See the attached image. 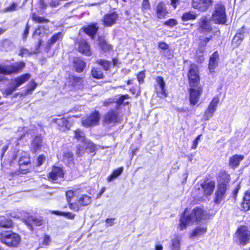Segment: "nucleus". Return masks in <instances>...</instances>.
Returning a JSON list of instances; mask_svg holds the SVG:
<instances>
[{"mask_svg":"<svg viewBox=\"0 0 250 250\" xmlns=\"http://www.w3.org/2000/svg\"><path fill=\"white\" fill-rule=\"evenodd\" d=\"M203 214V210L197 207L190 212L186 208L181 215L178 228L180 230H183L186 228L187 225L200 221Z\"/></svg>","mask_w":250,"mask_h":250,"instance_id":"1","label":"nucleus"},{"mask_svg":"<svg viewBox=\"0 0 250 250\" xmlns=\"http://www.w3.org/2000/svg\"><path fill=\"white\" fill-rule=\"evenodd\" d=\"M31 75L26 73L12 79L10 82V86L3 90V94L6 96L12 94L19 86L28 81Z\"/></svg>","mask_w":250,"mask_h":250,"instance_id":"2","label":"nucleus"},{"mask_svg":"<svg viewBox=\"0 0 250 250\" xmlns=\"http://www.w3.org/2000/svg\"><path fill=\"white\" fill-rule=\"evenodd\" d=\"M24 62L21 61L10 65L0 64V74L10 75L20 73L25 67Z\"/></svg>","mask_w":250,"mask_h":250,"instance_id":"3","label":"nucleus"},{"mask_svg":"<svg viewBox=\"0 0 250 250\" xmlns=\"http://www.w3.org/2000/svg\"><path fill=\"white\" fill-rule=\"evenodd\" d=\"M211 20L216 23L225 24L226 22V14L225 6L219 3L215 4Z\"/></svg>","mask_w":250,"mask_h":250,"instance_id":"4","label":"nucleus"},{"mask_svg":"<svg viewBox=\"0 0 250 250\" xmlns=\"http://www.w3.org/2000/svg\"><path fill=\"white\" fill-rule=\"evenodd\" d=\"M0 240L8 246L16 247L21 242V237L18 234L12 231H6L0 233Z\"/></svg>","mask_w":250,"mask_h":250,"instance_id":"5","label":"nucleus"},{"mask_svg":"<svg viewBox=\"0 0 250 250\" xmlns=\"http://www.w3.org/2000/svg\"><path fill=\"white\" fill-rule=\"evenodd\" d=\"M234 240L240 245L244 246L249 242L250 239V231L245 226L239 227L234 234Z\"/></svg>","mask_w":250,"mask_h":250,"instance_id":"6","label":"nucleus"},{"mask_svg":"<svg viewBox=\"0 0 250 250\" xmlns=\"http://www.w3.org/2000/svg\"><path fill=\"white\" fill-rule=\"evenodd\" d=\"M219 179L217 190L227 194V191L229 188V183L230 181L229 174L226 171H222L219 173Z\"/></svg>","mask_w":250,"mask_h":250,"instance_id":"7","label":"nucleus"},{"mask_svg":"<svg viewBox=\"0 0 250 250\" xmlns=\"http://www.w3.org/2000/svg\"><path fill=\"white\" fill-rule=\"evenodd\" d=\"M96 149V146L90 141L87 140L83 144H79L77 147L76 154L78 156H82L85 151L88 153L94 152Z\"/></svg>","mask_w":250,"mask_h":250,"instance_id":"8","label":"nucleus"},{"mask_svg":"<svg viewBox=\"0 0 250 250\" xmlns=\"http://www.w3.org/2000/svg\"><path fill=\"white\" fill-rule=\"evenodd\" d=\"M188 76L190 87H200L198 85L199 76L198 75V70L196 65L194 64L190 65Z\"/></svg>","mask_w":250,"mask_h":250,"instance_id":"9","label":"nucleus"},{"mask_svg":"<svg viewBox=\"0 0 250 250\" xmlns=\"http://www.w3.org/2000/svg\"><path fill=\"white\" fill-rule=\"evenodd\" d=\"M199 31L206 34L210 32L212 28L209 20L206 16L202 17L197 23Z\"/></svg>","mask_w":250,"mask_h":250,"instance_id":"10","label":"nucleus"},{"mask_svg":"<svg viewBox=\"0 0 250 250\" xmlns=\"http://www.w3.org/2000/svg\"><path fill=\"white\" fill-rule=\"evenodd\" d=\"M212 4V0H192V6L201 12L206 11Z\"/></svg>","mask_w":250,"mask_h":250,"instance_id":"11","label":"nucleus"},{"mask_svg":"<svg viewBox=\"0 0 250 250\" xmlns=\"http://www.w3.org/2000/svg\"><path fill=\"white\" fill-rule=\"evenodd\" d=\"M189 101L190 104L194 105L199 102L200 96L202 93L201 87H190L189 89Z\"/></svg>","mask_w":250,"mask_h":250,"instance_id":"12","label":"nucleus"},{"mask_svg":"<svg viewBox=\"0 0 250 250\" xmlns=\"http://www.w3.org/2000/svg\"><path fill=\"white\" fill-rule=\"evenodd\" d=\"M219 103V99L218 97H215L212 100L204 115L206 120H209L213 116Z\"/></svg>","mask_w":250,"mask_h":250,"instance_id":"13","label":"nucleus"},{"mask_svg":"<svg viewBox=\"0 0 250 250\" xmlns=\"http://www.w3.org/2000/svg\"><path fill=\"white\" fill-rule=\"evenodd\" d=\"M120 122L117 112L111 110L106 113L103 119V122L107 125L115 124Z\"/></svg>","mask_w":250,"mask_h":250,"instance_id":"14","label":"nucleus"},{"mask_svg":"<svg viewBox=\"0 0 250 250\" xmlns=\"http://www.w3.org/2000/svg\"><path fill=\"white\" fill-rule=\"evenodd\" d=\"M100 119L99 114L98 111H95L89 116L83 119L82 121L83 125L85 127H90L95 125L97 124Z\"/></svg>","mask_w":250,"mask_h":250,"instance_id":"15","label":"nucleus"},{"mask_svg":"<svg viewBox=\"0 0 250 250\" xmlns=\"http://www.w3.org/2000/svg\"><path fill=\"white\" fill-rule=\"evenodd\" d=\"M118 18L119 15L116 12L106 14L103 19V24L107 27L111 26L116 23Z\"/></svg>","mask_w":250,"mask_h":250,"instance_id":"16","label":"nucleus"},{"mask_svg":"<svg viewBox=\"0 0 250 250\" xmlns=\"http://www.w3.org/2000/svg\"><path fill=\"white\" fill-rule=\"evenodd\" d=\"M215 186V182L213 180L207 179L201 184V187L204 190L205 195H210L214 191Z\"/></svg>","mask_w":250,"mask_h":250,"instance_id":"17","label":"nucleus"},{"mask_svg":"<svg viewBox=\"0 0 250 250\" xmlns=\"http://www.w3.org/2000/svg\"><path fill=\"white\" fill-rule=\"evenodd\" d=\"M246 30L247 29L245 26H242L237 30L232 41V43L235 47H238L240 45L244 38Z\"/></svg>","mask_w":250,"mask_h":250,"instance_id":"18","label":"nucleus"},{"mask_svg":"<svg viewBox=\"0 0 250 250\" xmlns=\"http://www.w3.org/2000/svg\"><path fill=\"white\" fill-rule=\"evenodd\" d=\"M63 175V170L62 167L53 166L51 171L48 173V178L50 180L55 181L58 178L62 177Z\"/></svg>","mask_w":250,"mask_h":250,"instance_id":"19","label":"nucleus"},{"mask_svg":"<svg viewBox=\"0 0 250 250\" xmlns=\"http://www.w3.org/2000/svg\"><path fill=\"white\" fill-rule=\"evenodd\" d=\"M155 80L157 82V85L160 87V89H157V94L159 97L161 98L167 97V94L166 92L165 89V82L162 77L157 76Z\"/></svg>","mask_w":250,"mask_h":250,"instance_id":"20","label":"nucleus"},{"mask_svg":"<svg viewBox=\"0 0 250 250\" xmlns=\"http://www.w3.org/2000/svg\"><path fill=\"white\" fill-rule=\"evenodd\" d=\"M167 13V8L164 2L161 1L159 2L156 7V17L159 19H164Z\"/></svg>","mask_w":250,"mask_h":250,"instance_id":"21","label":"nucleus"},{"mask_svg":"<svg viewBox=\"0 0 250 250\" xmlns=\"http://www.w3.org/2000/svg\"><path fill=\"white\" fill-rule=\"evenodd\" d=\"M219 55L217 51H215L210 56L208 63V69L210 72L214 71V69L218 66L219 60Z\"/></svg>","mask_w":250,"mask_h":250,"instance_id":"22","label":"nucleus"},{"mask_svg":"<svg viewBox=\"0 0 250 250\" xmlns=\"http://www.w3.org/2000/svg\"><path fill=\"white\" fill-rule=\"evenodd\" d=\"M79 51L86 56L91 55L90 46L87 42L84 40H80L79 42Z\"/></svg>","mask_w":250,"mask_h":250,"instance_id":"23","label":"nucleus"},{"mask_svg":"<svg viewBox=\"0 0 250 250\" xmlns=\"http://www.w3.org/2000/svg\"><path fill=\"white\" fill-rule=\"evenodd\" d=\"M99 29L97 24H92L83 27V31L88 36H90L92 39H94L95 34Z\"/></svg>","mask_w":250,"mask_h":250,"instance_id":"24","label":"nucleus"},{"mask_svg":"<svg viewBox=\"0 0 250 250\" xmlns=\"http://www.w3.org/2000/svg\"><path fill=\"white\" fill-rule=\"evenodd\" d=\"M212 38V36H210L208 37H200L199 39L200 42L199 43L198 52L202 54L205 52L207 45Z\"/></svg>","mask_w":250,"mask_h":250,"instance_id":"25","label":"nucleus"},{"mask_svg":"<svg viewBox=\"0 0 250 250\" xmlns=\"http://www.w3.org/2000/svg\"><path fill=\"white\" fill-rule=\"evenodd\" d=\"M244 159L242 155H235L229 159V165L232 167H237L240 164V162Z\"/></svg>","mask_w":250,"mask_h":250,"instance_id":"26","label":"nucleus"},{"mask_svg":"<svg viewBox=\"0 0 250 250\" xmlns=\"http://www.w3.org/2000/svg\"><path fill=\"white\" fill-rule=\"evenodd\" d=\"M42 146V139L40 136H36L31 144V149L33 152H36Z\"/></svg>","mask_w":250,"mask_h":250,"instance_id":"27","label":"nucleus"},{"mask_svg":"<svg viewBox=\"0 0 250 250\" xmlns=\"http://www.w3.org/2000/svg\"><path fill=\"white\" fill-rule=\"evenodd\" d=\"M49 31V27L48 26H40L37 29L35 30L33 35V37L37 36L40 37H43L44 35L47 34V32Z\"/></svg>","mask_w":250,"mask_h":250,"instance_id":"28","label":"nucleus"},{"mask_svg":"<svg viewBox=\"0 0 250 250\" xmlns=\"http://www.w3.org/2000/svg\"><path fill=\"white\" fill-rule=\"evenodd\" d=\"M74 64L75 70L79 73L82 72L86 66L85 62L78 58L74 61Z\"/></svg>","mask_w":250,"mask_h":250,"instance_id":"29","label":"nucleus"},{"mask_svg":"<svg viewBox=\"0 0 250 250\" xmlns=\"http://www.w3.org/2000/svg\"><path fill=\"white\" fill-rule=\"evenodd\" d=\"M63 37V34L62 32H59L54 35L47 41V45L49 48H50L55 43L58 41L62 39Z\"/></svg>","mask_w":250,"mask_h":250,"instance_id":"30","label":"nucleus"},{"mask_svg":"<svg viewBox=\"0 0 250 250\" xmlns=\"http://www.w3.org/2000/svg\"><path fill=\"white\" fill-rule=\"evenodd\" d=\"M243 210L245 211L250 209V192H246L241 204Z\"/></svg>","mask_w":250,"mask_h":250,"instance_id":"31","label":"nucleus"},{"mask_svg":"<svg viewBox=\"0 0 250 250\" xmlns=\"http://www.w3.org/2000/svg\"><path fill=\"white\" fill-rule=\"evenodd\" d=\"M207 231V228L204 227H198L194 229L190 234V238H194L205 233Z\"/></svg>","mask_w":250,"mask_h":250,"instance_id":"32","label":"nucleus"},{"mask_svg":"<svg viewBox=\"0 0 250 250\" xmlns=\"http://www.w3.org/2000/svg\"><path fill=\"white\" fill-rule=\"evenodd\" d=\"M13 226V222L10 219L4 216L0 217V227L4 228H10Z\"/></svg>","mask_w":250,"mask_h":250,"instance_id":"33","label":"nucleus"},{"mask_svg":"<svg viewBox=\"0 0 250 250\" xmlns=\"http://www.w3.org/2000/svg\"><path fill=\"white\" fill-rule=\"evenodd\" d=\"M74 137L78 141L83 144L87 139L85 136L84 133L80 129H77L75 131Z\"/></svg>","mask_w":250,"mask_h":250,"instance_id":"34","label":"nucleus"},{"mask_svg":"<svg viewBox=\"0 0 250 250\" xmlns=\"http://www.w3.org/2000/svg\"><path fill=\"white\" fill-rule=\"evenodd\" d=\"M27 225L29 226V229L33 230V225L40 226L42 224V221L36 218H29L26 221Z\"/></svg>","mask_w":250,"mask_h":250,"instance_id":"35","label":"nucleus"},{"mask_svg":"<svg viewBox=\"0 0 250 250\" xmlns=\"http://www.w3.org/2000/svg\"><path fill=\"white\" fill-rule=\"evenodd\" d=\"M91 73L93 78L96 79H101L104 77L102 71L98 68H92Z\"/></svg>","mask_w":250,"mask_h":250,"instance_id":"36","label":"nucleus"},{"mask_svg":"<svg viewBox=\"0 0 250 250\" xmlns=\"http://www.w3.org/2000/svg\"><path fill=\"white\" fill-rule=\"evenodd\" d=\"M78 202L82 206H87L91 202V198L85 194L82 195L78 200Z\"/></svg>","mask_w":250,"mask_h":250,"instance_id":"37","label":"nucleus"},{"mask_svg":"<svg viewBox=\"0 0 250 250\" xmlns=\"http://www.w3.org/2000/svg\"><path fill=\"white\" fill-rule=\"evenodd\" d=\"M62 160L64 162L69 164L73 161V153L69 150L63 152Z\"/></svg>","mask_w":250,"mask_h":250,"instance_id":"38","label":"nucleus"},{"mask_svg":"<svg viewBox=\"0 0 250 250\" xmlns=\"http://www.w3.org/2000/svg\"><path fill=\"white\" fill-rule=\"evenodd\" d=\"M123 167H121L114 170L112 173L109 175L107 178L108 182H111L114 179L118 177L123 171Z\"/></svg>","mask_w":250,"mask_h":250,"instance_id":"39","label":"nucleus"},{"mask_svg":"<svg viewBox=\"0 0 250 250\" xmlns=\"http://www.w3.org/2000/svg\"><path fill=\"white\" fill-rule=\"evenodd\" d=\"M197 18V15L192 12L184 13L182 16L183 21H188L195 20Z\"/></svg>","mask_w":250,"mask_h":250,"instance_id":"40","label":"nucleus"},{"mask_svg":"<svg viewBox=\"0 0 250 250\" xmlns=\"http://www.w3.org/2000/svg\"><path fill=\"white\" fill-rule=\"evenodd\" d=\"M214 202L215 204H220L223 200L225 199L226 194L216 190L215 193Z\"/></svg>","mask_w":250,"mask_h":250,"instance_id":"41","label":"nucleus"},{"mask_svg":"<svg viewBox=\"0 0 250 250\" xmlns=\"http://www.w3.org/2000/svg\"><path fill=\"white\" fill-rule=\"evenodd\" d=\"M96 63L102 66L105 71L108 70L111 65V62L105 60H98Z\"/></svg>","mask_w":250,"mask_h":250,"instance_id":"42","label":"nucleus"},{"mask_svg":"<svg viewBox=\"0 0 250 250\" xmlns=\"http://www.w3.org/2000/svg\"><path fill=\"white\" fill-rule=\"evenodd\" d=\"M180 240L178 237L173 239L171 241V250H180Z\"/></svg>","mask_w":250,"mask_h":250,"instance_id":"43","label":"nucleus"},{"mask_svg":"<svg viewBox=\"0 0 250 250\" xmlns=\"http://www.w3.org/2000/svg\"><path fill=\"white\" fill-rule=\"evenodd\" d=\"M32 20L36 22L39 23H47L49 22V20L45 18L40 17L35 13H33L32 16Z\"/></svg>","mask_w":250,"mask_h":250,"instance_id":"44","label":"nucleus"},{"mask_svg":"<svg viewBox=\"0 0 250 250\" xmlns=\"http://www.w3.org/2000/svg\"><path fill=\"white\" fill-rule=\"evenodd\" d=\"M99 45L101 49L104 51L109 50L111 49V46L104 40H100L99 42Z\"/></svg>","mask_w":250,"mask_h":250,"instance_id":"45","label":"nucleus"},{"mask_svg":"<svg viewBox=\"0 0 250 250\" xmlns=\"http://www.w3.org/2000/svg\"><path fill=\"white\" fill-rule=\"evenodd\" d=\"M142 11L143 12H146L151 8L149 0H143L142 3Z\"/></svg>","mask_w":250,"mask_h":250,"instance_id":"46","label":"nucleus"},{"mask_svg":"<svg viewBox=\"0 0 250 250\" xmlns=\"http://www.w3.org/2000/svg\"><path fill=\"white\" fill-rule=\"evenodd\" d=\"M37 86V83L32 82L30 83L29 87L26 89L25 92L24 93V95H27L28 94H30L31 92L35 90Z\"/></svg>","mask_w":250,"mask_h":250,"instance_id":"47","label":"nucleus"},{"mask_svg":"<svg viewBox=\"0 0 250 250\" xmlns=\"http://www.w3.org/2000/svg\"><path fill=\"white\" fill-rule=\"evenodd\" d=\"M55 213L57 215L63 216L71 219H73L75 217V215L71 212H64L55 211Z\"/></svg>","mask_w":250,"mask_h":250,"instance_id":"48","label":"nucleus"},{"mask_svg":"<svg viewBox=\"0 0 250 250\" xmlns=\"http://www.w3.org/2000/svg\"><path fill=\"white\" fill-rule=\"evenodd\" d=\"M55 121L59 126L67 127V121L65 118L56 119Z\"/></svg>","mask_w":250,"mask_h":250,"instance_id":"49","label":"nucleus"},{"mask_svg":"<svg viewBox=\"0 0 250 250\" xmlns=\"http://www.w3.org/2000/svg\"><path fill=\"white\" fill-rule=\"evenodd\" d=\"M177 21L174 19H169L168 20L165 21V22H164V24L165 25H167V26H169L171 27L175 26L176 25H177Z\"/></svg>","mask_w":250,"mask_h":250,"instance_id":"50","label":"nucleus"},{"mask_svg":"<svg viewBox=\"0 0 250 250\" xmlns=\"http://www.w3.org/2000/svg\"><path fill=\"white\" fill-rule=\"evenodd\" d=\"M30 163V160L28 157H21L19 161V164L20 166L22 165H27Z\"/></svg>","mask_w":250,"mask_h":250,"instance_id":"51","label":"nucleus"},{"mask_svg":"<svg viewBox=\"0 0 250 250\" xmlns=\"http://www.w3.org/2000/svg\"><path fill=\"white\" fill-rule=\"evenodd\" d=\"M32 54V53L29 51L27 49L24 48H21L19 53V55L22 57H26L30 56Z\"/></svg>","mask_w":250,"mask_h":250,"instance_id":"52","label":"nucleus"},{"mask_svg":"<svg viewBox=\"0 0 250 250\" xmlns=\"http://www.w3.org/2000/svg\"><path fill=\"white\" fill-rule=\"evenodd\" d=\"M129 98L128 95H124L120 96L117 100L116 103L118 105H121L124 102L125 99H127Z\"/></svg>","mask_w":250,"mask_h":250,"instance_id":"53","label":"nucleus"},{"mask_svg":"<svg viewBox=\"0 0 250 250\" xmlns=\"http://www.w3.org/2000/svg\"><path fill=\"white\" fill-rule=\"evenodd\" d=\"M74 83L76 85H82L83 83V81L82 78L79 77H74Z\"/></svg>","mask_w":250,"mask_h":250,"instance_id":"54","label":"nucleus"},{"mask_svg":"<svg viewBox=\"0 0 250 250\" xmlns=\"http://www.w3.org/2000/svg\"><path fill=\"white\" fill-rule=\"evenodd\" d=\"M17 7V4L15 3H13L11 6L6 8L5 9V11L7 12L14 11L16 10Z\"/></svg>","mask_w":250,"mask_h":250,"instance_id":"55","label":"nucleus"},{"mask_svg":"<svg viewBox=\"0 0 250 250\" xmlns=\"http://www.w3.org/2000/svg\"><path fill=\"white\" fill-rule=\"evenodd\" d=\"M74 196V192L71 190L67 191L66 192V197L67 200V202L69 203L70 202L71 199Z\"/></svg>","mask_w":250,"mask_h":250,"instance_id":"56","label":"nucleus"},{"mask_svg":"<svg viewBox=\"0 0 250 250\" xmlns=\"http://www.w3.org/2000/svg\"><path fill=\"white\" fill-rule=\"evenodd\" d=\"M145 77V74L144 71L140 72L137 76V78L139 83H143Z\"/></svg>","mask_w":250,"mask_h":250,"instance_id":"57","label":"nucleus"},{"mask_svg":"<svg viewBox=\"0 0 250 250\" xmlns=\"http://www.w3.org/2000/svg\"><path fill=\"white\" fill-rule=\"evenodd\" d=\"M158 47L162 50H167L168 48V45L165 42H160L158 43Z\"/></svg>","mask_w":250,"mask_h":250,"instance_id":"58","label":"nucleus"},{"mask_svg":"<svg viewBox=\"0 0 250 250\" xmlns=\"http://www.w3.org/2000/svg\"><path fill=\"white\" fill-rule=\"evenodd\" d=\"M45 158L44 155H41L38 157L37 159V165L38 166H41L43 161L45 160Z\"/></svg>","mask_w":250,"mask_h":250,"instance_id":"59","label":"nucleus"},{"mask_svg":"<svg viewBox=\"0 0 250 250\" xmlns=\"http://www.w3.org/2000/svg\"><path fill=\"white\" fill-rule=\"evenodd\" d=\"M29 26H28V24H27L25 28L24 31V33L23 34L22 38L23 40H25L28 36V35L29 34Z\"/></svg>","mask_w":250,"mask_h":250,"instance_id":"60","label":"nucleus"},{"mask_svg":"<svg viewBox=\"0 0 250 250\" xmlns=\"http://www.w3.org/2000/svg\"><path fill=\"white\" fill-rule=\"evenodd\" d=\"M181 0H171V5L176 9L177 6L180 4Z\"/></svg>","mask_w":250,"mask_h":250,"instance_id":"61","label":"nucleus"},{"mask_svg":"<svg viewBox=\"0 0 250 250\" xmlns=\"http://www.w3.org/2000/svg\"><path fill=\"white\" fill-rule=\"evenodd\" d=\"M201 135H199L197 136V137L193 141V144L192 146H191L192 149H195L198 145V141L200 140V137Z\"/></svg>","mask_w":250,"mask_h":250,"instance_id":"62","label":"nucleus"},{"mask_svg":"<svg viewBox=\"0 0 250 250\" xmlns=\"http://www.w3.org/2000/svg\"><path fill=\"white\" fill-rule=\"evenodd\" d=\"M50 241H51L50 237L48 235H45L44 236V237L43 239V244H44L45 245H48L49 244Z\"/></svg>","mask_w":250,"mask_h":250,"instance_id":"63","label":"nucleus"},{"mask_svg":"<svg viewBox=\"0 0 250 250\" xmlns=\"http://www.w3.org/2000/svg\"><path fill=\"white\" fill-rule=\"evenodd\" d=\"M40 8L42 9H45L47 7V4L44 2V0H39Z\"/></svg>","mask_w":250,"mask_h":250,"instance_id":"64","label":"nucleus"}]
</instances>
